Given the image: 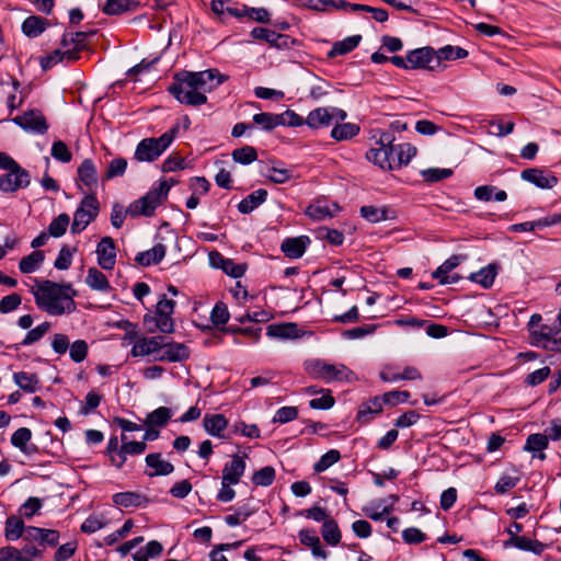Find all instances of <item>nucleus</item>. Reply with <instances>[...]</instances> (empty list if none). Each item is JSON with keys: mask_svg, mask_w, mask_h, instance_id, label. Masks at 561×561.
<instances>
[{"mask_svg": "<svg viewBox=\"0 0 561 561\" xmlns=\"http://www.w3.org/2000/svg\"><path fill=\"white\" fill-rule=\"evenodd\" d=\"M228 78L218 69L176 73L168 91L182 104L198 106L207 102L206 93L213 91Z\"/></svg>", "mask_w": 561, "mask_h": 561, "instance_id": "nucleus-1", "label": "nucleus"}, {"mask_svg": "<svg viewBox=\"0 0 561 561\" xmlns=\"http://www.w3.org/2000/svg\"><path fill=\"white\" fill-rule=\"evenodd\" d=\"M33 294L37 306L49 314L70 313L75 310V293L70 285H59L50 280L36 282Z\"/></svg>", "mask_w": 561, "mask_h": 561, "instance_id": "nucleus-2", "label": "nucleus"}, {"mask_svg": "<svg viewBox=\"0 0 561 561\" xmlns=\"http://www.w3.org/2000/svg\"><path fill=\"white\" fill-rule=\"evenodd\" d=\"M0 169L7 173L0 176V191L3 193H14L25 188L31 184V175L27 170L22 168L12 157L5 152H0Z\"/></svg>", "mask_w": 561, "mask_h": 561, "instance_id": "nucleus-3", "label": "nucleus"}, {"mask_svg": "<svg viewBox=\"0 0 561 561\" xmlns=\"http://www.w3.org/2000/svg\"><path fill=\"white\" fill-rule=\"evenodd\" d=\"M179 126L172 127L158 138H145L136 147L134 157L139 162H153L156 161L173 142Z\"/></svg>", "mask_w": 561, "mask_h": 561, "instance_id": "nucleus-4", "label": "nucleus"}, {"mask_svg": "<svg viewBox=\"0 0 561 561\" xmlns=\"http://www.w3.org/2000/svg\"><path fill=\"white\" fill-rule=\"evenodd\" d=\"M548 322H543V318H530L528 330L531 335V344L542 346L543 348L554 350L549 344H556V335L561 331V318H547Z\"/></svg>", "mask_w": 561, "mask_h": 561, "instance_id": "nucleus-5", "label": "nucleus"}, {"mask_svg": "<svg viewBox=\"0 0 561 561\" xmlns=\"http://www.w3.org/2000/svg\"><path fill=\"white\" fill-rule=\"evenodd\" d=\"M170 188L171 184L168 181H161L145 196L134 202L129 206L128 211L131 216H151L156 208L167 198Z\"/></svg>", "mask_w": 561, "mask_h": 561, "instance_id": "nucleus-6", "label": "nucleus"}, {"mask_svg": "<svg viewBox=\"0 0 561 561\" xmlns=\"http://www.w3.org/2000/svg\"><path fill=\"white\" fill-rule=\"evenodd\" d=\"M307 371L316 379L331 381H350L354 377V373L345 365H332L321 359H312L306 363Z\"/></svg>", "mask_w": 561, "mask_h": 561, "instance_id": "nucleus-7", "label": "nucleus"}, {"mask_svg": "<svg viewBox=\"0 0 561 561\" xmlns=\"http://www.w3.org/2000/svg\"><path fill=\"white\" fill-rule=\"evenodd\" d=\"M99 210L100 206L95 195L89 194L84 196L80 206L75 211L71 232H82L98 217Z\"/></svg>", "mask_w": 561, "mask_h": 561, "instance_id": "nucleus-8", "label": "nucleus"}, {"mask_svg": "<svg viewBox=\"0 0 561 561\" xmlns=\"http://www.w3.org/2000/svg\"><path fill=\"white\" fill-rule=\"evenodd\" d=\"M12 121L26 131L43 135L48 130L46 118L38 110L27 111Z\"/></svg>", "mask_w": 561, "mask_h": 561, "instance_id": "nucleus-9", "label": "nucleus"}, {"mask_svg": "<svg viewBox=\"0 0 561 561\" xmlns=\"http://www.w3.org/2000/svg\"><path fill=\"white\" fill-rule=\"evenodd\" d=\"M410 69H427L433 71L436 66V51L432 47H421L408 53Z\"/></svg>", "mask_w": 561, "mask_h": 561, "instance_id": "nucleus-10", "label": "nucleus"}, {"mask_svg": "<svg viewBox=\"0 0 561 561\" xmlns=\"http://www.w3.org/2000/svg\"><path fill=\"white\" fill-rule=\"evenodd\" d=\"M190 357V350L183 343L168 342L164 337V344L159 356H154L156 362H183Z\"/></svg>", "mask_w": 561, "mask_h": 561, "instance_id": "nucleus-11", "label": "nucleus"}, {"mask_svg": "<svg viewBox=\"0 0 561 561\" xmlns=\"http://www.w3.org/2000/svg\"><path fill=\"white\" fill-rule=\"evenodd\" d=\"M98 264L103 270H113L116 263V245L111 237H103L96 245Z\"/></svg>", "mask_w": 561, "mask_h": 561, "instance_id": "nucleus-12", "label": "nucleus"}, {"mask_svg": "<svg viewBox=\"0 0 561 561\" xmlns=\"http://www.w3.org/2000/svg\"><path fill=\"white\" fill-rule=\"evenodd\" d=\"M164 344V336L141 337L133 345L134 357L153 355L159 356Z\"/></svg>", "mask_w": 561, "mask_h": 561, "instance_id": "nucleus-13", "label": "nucleus"}, {"mask_svg": "<svg viewBox=\"0 0 561 561\" xmlns=\"http://www.w3.org/2000/svg\"><path fill=\"white\" fill-rule=\"evenodd\" d=\"M394 141V137L390 133H383L380 136L379 141L377 142L379 145L378 148H371L366 152V158L368 161L373 162L374 164L378 165L382 170H388V167H390V162L388 160V153L386 150L385 145H390Z\"/></svg>", "mask_w": 561, "mask_h": 561, "instance_id": "nucleus-14", "label": "nucleus"}, {"mask_svg": "<svg viewBox=\"0 0 561 561\" xmlns=\"http://www.w3.org/2000/svg\"><path fill=\"white\" fill-rule=\"evenodd\" d=\"M520 178L542 190L552 188L558 184L557 176L551 172L536 168L525 169L522 171Z\"/></svg>", "mask_w": 561, "mask_h": 561, "instance_id": "nucleus-15", "label": "nucleus"}, {"mask_svg": "<svg viewBox=\"0 0 561 561\" xmlns=\"http://www.w3.org/2000/svg\"><path fill=\"white\" fill-rule=\"evenodd\" d=\"M466 259V255L454 254L448 257L440 266H438L432 274L433 278L438 279L440 284H453L457 283L460 277L458 275H449V273L459 266V264Z\"/></svg>", "mask_w": 561, "mask_h": 561, "instance_id": "nucleus-16", "label": "nucleus"}, {"mask_svg": "<svg viewBox=\"0 0 561 561\" xmlns=\"http://www.w3.org/2000/svg\"><path fill=\"white\" fill-rule=\"evenodd\" d=\"M237 323H227L225 333H242L245 335L252 336L255 341L260 336L261 327H259V322L261 321L259 318H234Z\"/></svg>", "mask_w": 561, "mask_h": 561, "instance_id": "nucleus-17", "label": "nucleus"}, {"mask_svg": "<svg viewBox=\"0 0 561 561\" xmlns=\"http://www.w3.org/2000/svg\"><path fill=\"white\" fill-rule=\"evenodd\" d=\"M307 333L311 334V332L299 329L298 325L294 322H283L267 327V335L280 340L298 339Z\"/></svg>", "mask_w": 561, "mask_h": 561, "instance_id": "nucleus-18", "label": "nucleus"}, {"mask_svg": "<svg viewBox=\"0 0 561 561\" xmlns=\"http://www.w3.org/2000/svg\"><path fill=\"white\" fill-rule=\"evenodd\" d=\"M310 242L307 236L286 238L280 244V250L289 259H299L305 254Z\"/></svg>", "mask_w": 561, "mask_h": 561, "instance_id": "nucleus-19", "label": "nucleus"}, {"mask_svg": "<svg viewBox=\"0 0 561 561\" xmlns=\"http://www.w3.org/2000/svg\"><path fill=\"white\" fill-rule=\"evenodd\" d=\"M247 457V454H244L243 457L233 455L231 460L227 462L222 469L221 480L238 484L245 471L244 458Z\"/></svg>", "mask_w": 561, "mask_h": 561, "instance_id": "nucleus-20", "label": "nucleus"}, {"mask_svg": "<svg viewBox=\"0 0 561 561\" xmlns=\"http://www.w3.org/2000/svg\"><path fill=\"white\" fill-rule=\"evenodd\" d=\"M298 538L304 546L310 547L312 556L320 559L328 558V551L321 547L320 538L312 528H304L298 533Z\"/></svg>", "mask_w": 561, "mask_h": 561, "instance_id": "nucleus-21", "label": "nucleus"}, {"mask_svg": "<svg viewBox=\"0 0 561 561\" xmlns=\"http://www.w3.org/2000/svg\"><path fill=\"white\" fill-rule=\"evenodd\" d=\"M113 503L122 507H141L149 503V499L138 492H119L115 493L112 497Z\"/></svg>", "mask_w": 561, "mask_h": 561, "instance_id": "nucleus-22", "label": "nucleus"}, {"mask_svg": "<svg viewBox=\"0 0 561 561\" xmlns=\"http://www.w3.org/2000/svg\"><path fill=\"white\" fill-rule=\"evenodd\" d=\"M504 547L505 548L515 547L523 551H530L535 554H541L546 548V545L536 539H530L525 536H519V537H510L507 540L504 541Z\"/></svg>", "mask_w": 561, "mask_h": 561, "instance_id": "nucleus-23", "label": "nucleus"}, {"mask_svg": "<svg viewBox=\"0 0 561 561\" xmlns=\"http://www.w3.org/2000/svg\"><path fill=\"white\" fill-rule=\"evenodd\" d=\"M77 60V50H69L68 47L55 49L49 55L43 57L41 59V66L44 70H47L51 68L53 66L67 61V62H73Z\"/></svg>", "mask_w": 561, "mask_h": 561, "instance_id": "nucleus-24", "label": "nucleus"}, {"mask_svg": "<svg viewBox=\"0 0 561 561\" xmlns=\"http://www.w3.org/2000/svg\"><path fill=\"white\" fill-rule=\"evenodd\" d=\"M146 465L154 469L153 472H147L149 477L168 476L174 471V466L161 458L160 453H152L146 456Z\"/></svg>", "mask_w": 561, "mask_h": 561, "instance_id": "nucleus-25", "label": "nucleus"}, {"mask_svg": "<svg viewBox=\"0 0 561 561\" xmlns=\"http://www.w3.org/2000/svg\"><path fill=\"white\" fill-rule=\"evenodd\" d=\"M203 426L209 435L224 438L222 432L228 426V420L224 414H206L203 420Z\"/></svg>", "mask_w": 561, "mask_h": 561, "instance_id": "nucleus-26", "label": "nucleus"}, {"mask_svg": "<svg viewBox=\"0 0 561 561\" xmlns=\"http://www.w3.org/2000/svg\"><path fill=\"white\" fill-rule=\"evenodd\" d=\"M217 260H220V268L229 276L239 278L245 273V266L243 264H236L232 260L224 257L219 252L213 251L209 253L210 264H217Z\"/></svg>", "mask_w": 561, "mask_h": 561, "instance_id": "nucleus-27", "label": "nucleus"}, {"mask_svg": "<svg viewBox=\"0 0 561 561\" xmlns=\"http://www.w3.org/2000/svg\"><path fill=\"white\" fill-rule=\"evenodd\" d=\"M90 34H94V31L91 32H75V33H65L61 38L60 45L64 48L69 50H77V60L80 57V51L85 48V39Z\"/></svg>", "mask_w": 561, "mask_h": 561, "instance_id": "nucleus-28", "label": "nucleus"}, {"mask_svg": "<svg viewBox=\"0 0 561 561\" xmlns=\"http://www.w3.org/2000/svg\"><path fill=\"white\" fill-rule=\"evenodd\" d=\"M231 318H197L193 324L204 332H211L215 336L225 333L227 323Z\"/></svg>", "mask_w": 561, "mask_h": 561, "instance_id": "nucleus-29", "label": "nucleus"}, {"mask_svg": "<svg viewBox=\"0 0 561 561\" xmlns=\"http://www.w3.org/2000/svg\"><path fill=\"white\" fill-rule=\"evenodd\" d=\"M78 179L90 191L98 185V171L91 159H84L78 168Z\"/></svg>", "mask_w": 561, "mask_h": 561, "instance_id": "nucleus-30", "label": "nucleus"}, {"mask_svg": "<svg viewBox=\"0 0 561 561\" xmlns=\"http://www.w3.org/2000/svg\"><path fill=\"white\" fill-rule=\"evenodd\" d=\"M267 198V191L264 188H259L251 194H249L245 198H243L238 204V210L241 214H250L260 205H262Z\"/></svg>", "mask_w": 561, "mask_h": 561, "instance_id": "nucleus-31", "label": "nucleus"}, {"mask_svg": "<svg viewBox=\"0 0 561 561\" xmlns=\"http://www.w3.org/2000/svg\"><path fill=\"white\" fill-rule=\"evenodd\" d=\"M136 0H106L102 11L106 15H118L125 12H133L138 8Z\"/></svg>", "mask_w": 561, "mask_h": 561, "instance_id": "nucleus-32", "label": "nucleus"}, {"mask_svg": "<svg viewBox=\"0 0 561 561\" xmlns=\"http://www.w3.org/2000/svg\"><path fill=\"white\" fill-rule=\"evenodd\" d=\"M165 255V247L161 243L156 244L150 250L139 252L135 261L142 266H149L153 264H158L162 261Z\"/></svg>", "mask_w": 561, "mask_h": 561, "instance_id": "nucleus-33", "label": "nucleus"}, {"mask_svg": "<svg viewBox=\"0 0 561 561\" xmlns=\"http://www.w3.org/2000/svg\"><path fill=\"white\" fill-rule=\"evenodd\" d=\"M48 26V22L38 16V15H31L24 20L22 23V32L25 36L30 38H35L39 36Z\"/></svg>", "mask_w": 561, "mask_h": 561, "instance_id": "nucleus-34", "label": "nucleus"}, {"mask_svg": "<svg viewBox=\"0 0 561 561\" xmlns=\"http://www.w3.org/2000/svg\"><path fill=\"white\" fill-rule=\"evenodd\" d=\"M251 35L253 38L265 41L275 47H282L287 44V36L265 27H254L251 31Z\"/></svg>", "mask_w": 561, "mask_h": 561, "instance_id": "nucleus-35", "label": "nucleus"}, {"mask_svg": "<svg viewBox=\"0 0 561 561\" xmlns=\"http://www.w3.org/2000/svg\"><path fill=\"white\" fill-rule=\"evenodd\" d=\"M362 41L360 35L348 36L342 41L335 42L328 53L329 58L345 55L356 48Z\"/></svg>", "mask_w": 561, "mask_h": 561, "instance_id": "nucleus-36", "label": "nucleus"}, {"mask_svg": "<svg viewBox=\"0 0 561 561\" xmlns=\"http://www.w3.org/2000/svg\"><path fill=\"white\" fill-rule=\"evenodd\" d=\"M331 123L329 107H318L311 111L306 118V125L313 129L329 126Z\"/></svg>", "mask_w": 561, "mask_h": 561, "instance_id": "nucleus-37", "label": "nucleus"}, {"mask_svg": "<svg viewBox=\"0 0 561 561\" xmlns=\"http://www.w3.org/2000/svg\"><path fill=\"white\" fill-rule=\"evenodd\" d=\"M474 197L478 201L490 202L492 199L496 202H504L507 198V194L503 190H496L492 185H481L474 188Z\"/></svg>", "mask_w": 561, "mask_h": 561, "instance_id": "nucleus-38", "label": "nucleus"}, {"mask_svg": "<svg viewBox=\"0 0 561 561\" xmlns=\"http://www.w3.org/2000/svg\"><path fill=\"white\" fill-rule=\"evenodd\" d=\"M496 272H497L496 265L491 263V264L482 267L479 272L471 273V275L469 276V279L474 283L480 284L484 288H490L494 283Z\"/></svg>", "mask_w": 561, "mask_h": 561, "instance_id": "nucleus-39", "label": "nucleus"}, {"mask_svg": "<svg viewBox=\"0 0 561 561\" xmlns=\"http://www.w3.org/2000/svg\"><path fill=\"white\" fill-rule=\"evenodd\" d=\"M85 283L93 290L108 291L111 289L108 279L96 267H90L88 270Z\"/></svg>", "mask_w": 561, "mask_h": 561, "instance_id": "nucleus-40", "label": "nucleus"}, {"mask_svg": "<svg viewBox=\"0 0 561 561\" xmlns=\"http://www.w3.org/2000/svg\"><path fill=\"white\" fill-rule=\"evenodd\" d=\"M321 535L323 540L330 546H336L341 542L342 534L334 518L325 519L322 524Z\"/></svg>", "mask_w": 561, "mask_h": 561, "instance_id": "nucleus-41", "label": "nucleus"}, {"mask_svg": "<svg viewBox=\"0 0 561 561\" xmlns=\"http://www.w3.org/2000/svg\"><path fill=\"white\" fill-rule=\"evenodd\" d=\"M14 382L25 392L34 393L38 389V377L36 374L18 371L13 375Z\"/></svg>", "mask_w": 561, "mask_h": 561, "instance_id": "nucleus-42", "label": "nucleus"}, {"mask_svg": "<svg viewBox=\"0 0 561 561\" xmlns=\"http://www.w3.org/2000/svg\"><path fill=\"white\" fill-rule=\"evenodd\" d=\"M24 522L15 516H9L5 520L4 537L8 541H15L23 537Z\"/></svg>", "mask_w": 561, "mask_h": 561, "instance_id": "nucleus-43", "label": "nucleus"}, {"mask_svg": "<svg viewBox=\"0 0 561 561\" xmlns=\"http://www.w3.org/2000/svg\"><path fill=\"white\" fill-rule=\"evenodd\" d=\"M468 56V51L459 46L446 45L436 51V66L442 60H457Z\"/></svg>", "mask_w": 561, "mask_h": 561, "instance_id": "nucleus-44", "label": "nucleus"}, {"mask_svg": "<svg viewBox=\"0 0 561 561\" xmlns=\"http://www.w3.org/2000/svg\"><path fill=\"white\" fill-rule=\"evenodd\" d=\"M45 259L43 251H33L31 254L22 257L19 263V268L24 274L35 272Z\"/></svg>", "mask_w": 561, "mask_h": 561, "instance_id": "nucleus-45", "label": "nucleus"}, {"mask_svg": "<svg viewBox=\"0 0 561 561\" xmlns=\"http://www.w3.org/2000/svg\"><path fill=\"white\" fill-rule=\"evenodd\" d=\"M145 329L153 333L159 330L163 333H171L174 330L173 318H144Z\"/></svg>", "mask_w": 561, "mask_h": 561, "instance_id": "nucleus-46", "label": "nucleus"}, {"mask_svg": "<svg viewBox=\"0 0 561 561\" xmlns=\"http://www.w3.org/2000/svg\"><path fill=\"white\" fill-rule=\"evenodd\" d=\"M359 133V126L353 123L336 124L331 130V137L337 141L347 140Z\"/></svg>", "mask_w": 561, "mask_h": 561, "instance_id": "nucleus-47", "label": "nucleus"}, {"mask_svg": "<svg viewBox=\"0 0 561 561\" xmlns=\"http://www.w3.org/2000/svg\"><path fill=\"white\" fill-rule=\"evenodd\" d=\"M359 211L363 218L373 224L389 219V209L386 207H375L368 205L360 207Z\"/></svg>", "mask_w": 561, "mask_h": 561, "instance_id": "nucleus-48", "label": "nucleus"}, {"mask_svg": "<svg viewBox=\"0 0 561 561\" xmlns=\"http://www.w3.org/2000/svg\"><path fill=\"white\" fill-rule=\"evenodd\" d=\"M171 416L172 413L169 408L160 407L147 415L145 423L149 426L162 427L167 425Z\"/></svg>", "mask_w": 561, "mask_h": 561, "instance_id": "nucleus-49", "label": "nucleus"}, {"mask_svg": "<svg viewBox=\"0 0 561 561\" xmlns=\"http://www.w3.org/2000/svg\"><path fill=\"white\" fill-rule=\"evenodd\" d=\"M231 157L234 162L240 164H250L257 159V152L254 147L243 146L232 151Z\"/></svg>", "mask_w": 561, "mask_h": 561, "instance_id": "nucleus-50", "label": "nucleus"}, {"mask_svg": "<svg viewBox=\"0 0 561 561\" xmlns=\"http://www.w3.org/2000/svg\"><path fill=\"white\" fill-rule=\"evenodd\" d=\"M279 117L274 113H257L253 115V122L255 125L261 126L263 130L271 131L279 126Z\"/></svg>", "mask_w": 561, "mask_h": 561, "instance_id": "nucleus-51", "label": "nucleus"}, {"mask_svg": "<svg viewBox=\"0 0 561 561\" xmlns=\"http://www.w3.org/2000/svg\"><path fill=\"white\" fill-rule=\"evenodd\" d=\"M306 215L313 220H325L333 217V211L329 205L322 203L311 204L306 209Z\"/></svg>", "mask_w": 561, "mask_h": 561, "instance_id": "nucleus-52", "label": "nucleus"}, {"mask_svg": "<svg viewBox=\"0 0 561 561\" xmlns=\"http://www.w3.org/2000/svg\"><path fill=\"white\" fill-rule=\"evenodd\" d=\"M549 444L548 436L540 433L530 434L524 446V450L530 453L543 451Z\"/></svg>", "mask_w": 561, "mask_h": 561, "instance_id": "nucleus-53", "label": "nucleus"}, {"mask_svg": "<svg viewBox=\"0 0 561 561\" xmlns=\"http://www.w3.org/2000/svg\"><path fill=\"white\" fill-rule=\"evenodd\" d=\"M382 397H375L369 401L363 403L358 411V420L366 422V415L380 413L382 411Z\"/></svg>", "mask_w": 561, "mask_h": 561, "instance_id": "nucleus-54", "label": "nucleus"}, {"mask_svg": "<svg viewBox=\"0 0 561 561\" xmlns=\"http://www.w3.org/2000/svg\"><path fill=\"white\" fill-rule=\"evenodd\" d=\"M275 480V469L271 466H265L254 472L252 476V482L255 485L268 486Z\"/></svg>", "mask_w": 561, "mask_h": 561, "instance_id": "nucleus-55", "label": "nucleus"}, {"mask_svg": "<svg viewBox=\"0 0 561 561\" xmlns=\"http://www.w3.org/2000/svg\"><path fill=\"white\" fill-rule=\"evenodd\" d=\"M210 8H211V11L218 16H222L225 14H229L234 18L243 16V8L237 9V8L228 7L226 0H213L210 3Z\"/></svg>", "mask_w": 561, "mask_h": 561, "instance_id": "nucleus-56", "label": "nucleus"}, {"mask_svg": "<svg viewBox=\"0 0 561 561\" xmlns=\"http://www.w3.org/2000/svg\"><path fill=\"white\" fill-rule=\"evenodd\" d=\"M70 217L67 214H60L54 218L48 226V233L54 238H59L66 233Z\"/></svg>", "mask_w": 561, "mask_h": 561, "instance_id": "nucleus-57", "label": "nucleus"}, {"mask_svg": "<svg viewBox=\"0 0 561 561\" xmlns=\"http://www.w3.org/2000/svg\"><path fill=\"white\" fill-rule=\"evenodd\" d=\"M341 459V454L336 449H331L323 454L321 458L314 463L313 470L316 472H323Z\"/></svg>", "mask_w": 561, "mask_h": 561, "instance_id": "nucleus-58", "label": "nucleus"}, {"mask_svg": "<svg viewBox=\"0 0 561 561\" xmlns=\"http://www.w3.org/2000/svg\"><path fill=\"white\" fill-rule=\"evenodd\" d=\"M453 175L451 169L430 168L421 171V176L428 183L439 182Z\"/></svg>", "mask_w": 561, "mask_h": 561, "instance_id": "nucleus-59", "label": "nucleus"}, {"mask_svg": "<svg viewBox=\"0 0 561 561\" xmlns=\"http://www.w3.org/2000/svg\"><path fill=\"white\" fill-rule=\"evenodd\" d=\"M330 82L316 77L309 88V96L313 100H320L330 93Z\"/></svg>", "mask_w": 561, "mask_h": 561, "instance_id": "nucleus-60", "label": "nucleus"}, {"mask_svg": "<svg viewBox=\"0 0 561 561\" xmlns=\"http://www.w3.org/2000/svg\"><path fill=\"white\" fill-rule=\"evenodd\" d=\"M253 513L254 510L245 504L240 506L234 514L225 516V522L228 526L234 527L248 519Z\"/></svg>", "mask_w": 561, "mask_h": 561, "instance_id": "nucleus-61", "label": "nucleus"}, {"mask_svg": "<svg viewBox=\"0 0 561 561\" xmlns=\"http://www.w3.org/2000/svg\"><path fill=\"white\" fill-rule=\"evenodd\" d=\"M127 168V160L124 158H114L110 161L107 170L104 174L105 180L122 176Z\"/></svg>", "mask_w": 561, "mask_h": 561, "instance_id": "nucleus-62", "label": "nucleus"}, {"mask_svg": "<svg viewBox=\"0 0 561 561\" xmlns=\"http://www.w3.org/2000/svg\"><path fill=\"white\" fill-rule=\"evenodd\" d=\"M49 328V322L45 321L41 323L39 325L27 332L26 336L21 342V344L26 346L39 341L48 332Z\"/></svg>", "mask_w": 561, "mask_h": 561, "instance_id": "nucleus-63", "label": "nucleus"}, {"mask_svg": "<svg viewBox=\"0 0 561 561\" xmlns=\"http://www.w3.org/2000/svg\"><path fill=\"white\" fill-rule=\"evenodd\" d=\"M0 561H32L23 557L22 551L12 546L0 548Z\"/></svg>", "mask_w": 561, "mask_h": 561, "instance_id": "nucleus-64", "label": "nucleus"}]
</instances>
